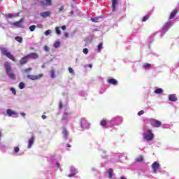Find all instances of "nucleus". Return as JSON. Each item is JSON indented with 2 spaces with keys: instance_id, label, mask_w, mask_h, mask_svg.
<instances>
[{
  "instance_id": "nucleus-1",
  "label": "nucleus",
  "mask_w": 179,
  "mask_h": 179,
  "mask_svg": "<svg viewBox=\"0 0 179 179\" xmlns=\"http://www.w3.org/2000/svg\"><path fill=\"white\" fill-rule=\"evenodd\" d=\"M4 66H5V69L8 76L10 79H13V80H15V79H16V76L15 75V73H13V71H12V67L10 66V64H9V62H6L4 64Z\"/></svg>"
},
{
  "instance_id": "nucleus-2",
  "label": "nucleus",
  "mask_w": 179,
  "mask_h": 179,
  "mask_svg": "<svg viewBox=\"0 0 179 179\" xmlns=\"http://www.w3.org/2000/svg\"><path fill=\"white\" fill-rule=\"evenodd\" d=\"M0 50L3 55H5L6 57H7V58H8V59L13 61V62H16V59L15 58L13 55H12V53H10L9 50H8V49H6V48H1Z\"/></svg>"
},
{
  "instance_id": "nucleus-3",
  "label": "nucleus",
  "mask_w": 179,
  "mask_h": 179,
  "mask_svg": "<svg viewBox=\"0 0 179 179\" xmlns=\"http://www.w3.org/2000/svg\"><path fill=\"white\" fill-rule=\"evenodd\" d=\"M144 138L145 139H146V141L153 140V138H155V135L152 132V130L150 129L147 130V135H145Z\"/></svg>"
},
{
  "instance_id": "nucleus-4",
  "label": "nucleus",
  "mask_w": 179,
  "mask_h": 179,
  "mask_svg": "<svg viewBox=\"0 0 179 179\" xmlns=\"http://www.w3.org/2000/svg\"><path fill=\"white\" fill-rule=\"evenodd\" d=\"M43 73H41L37 76L28 75L27 78H28V79H30L31 80H38V79H41V78H43Z\"/></svg>"
},
{
  "instance_id": "nucleus-5",
  "label": "nucleus",
  "mask_w": 179,
  "mask_h": 179,
  "mask_svg": "<svg viewBox=\"0 0 179 179\" xmlns=\"http://www.w3.org/2000/svg\"><path fill=\"white\" fill-rule=\"evenodd\" d=\"M29 57L27 55L23 56L20 59V65L21 66H23V65H26L27 62H29Z\"/></svg>"
},
{
  "instance_id": "nucleus-6",
  "label": "nucleus",
  "mask_w": 179,
  "mask_h": 179,
  "mask_svg": "<svg viewBox=\"0 0 179 179\" xmlns=\"http://www.w3.org/2000/svg\"><path fill=\"white\" fill-rule=\"evenodd\" d=\"M152 167L153 172L156 174V173H157V170L160 169V164H159V162H155L152 164Z\"/></svg>"
},
{
  "instance_id": "nucleus-7",
  "label": "nucleus",
  "mask_w": 179,
  "mask_h": 179,
  "mask_svg": "<svg viewBox=\"0 0 179 179\" xmlns=\"http://www.w3.org/2000/svg\"><path fill=\"white\" fill-rule=\"evenodd\" d=\"M151 125L155 128H160V127H162V122L154 119L152 120V123Z\"/></svg>"
},
{
  "instance_id": "nucleus-8",
  "label": "nucleus",
  "mask_w": 179,
  "mask_h": 179,
  "mask_svg": "<svg viewBox=\"0 0 179 179\" xmlns=\"http://www.w3.org/2000/svg\"><path fill=\"white\" fill-rule=\"evenodd\" d=\"M27 55L29 59H37L38 58V55L36 52H31Z\"/></svg>"
},
{
  "instance_id": "nucleus-9",
  "label": "nucleus",
  "mask_w": 179,
  "mask_h": 179,
  "mask_svg": "<svg viewBox=\"0 0 179 179\" xmlns=\"http://www.w3.org/2000/svg\"><path fill=\"white\" fill-rule=\"evenodd\" d=\"M36 139V137L34 136H32L31 138L29 140V145H28V149H31V146H33L34 143V141Z\"/></svg>"
},
{
  "instance_id": "nucleus-10",
  "label": "nucleus",
  "mask_w": 179,
  "mask_h": 179,
  "mask_svg": "<svg viewBox=\"0 0 179 179\" xmlns=\"http://www.w3.org/2000/svg\"><path fill=\"white\" fill-rule=\"evenodd\" d=\"M23 20H24V19L22 18L20 20L15 22L13 23V26H15L16 27H22V23H23Z\"/></svg>"
},
{
  "instance_id": "nucleus-11",
  "label": "nucleus",
  "mask_w": 179,
  "mask_h": 179,
  "mask_svg": "<svg viewBox=\"0 0 179 179\" xmlns=\"http://www.w3.org/2000/svg\"><path fill=\"white\" fill-rule=\"evenodd\" d=\"M108 83H109L110 85H118V81L114 78H111L108 80Z\"/></svg>"
},
{
  "instance_id": "nucleus-12",
  "label": "nucleus",
  "mask_w": 179,
  "mask_h": 179,
  "mask_svg": "<svg viewBox=\"0 0 179 179\" xmlns=\"http://www.w3.org/2000/svg\"><path fill=\"white\" fill-rule=\"evenodd\" d=\"M169 101H177V96L175 94H170L169 96Z\"/></svg>"
},
{
  "instance_id": "nucleus-13",
  "label": "nucleus",
  "mask_w": 179,
  "mask_h": 179,
  "mask_svg": "<svg viewBox=\"0 0 179 179\" xmlns=\"http://www.w3.org/2000/svg\"><path fill=\"white\" fill-rule=\"evenodd\" d=\"M7 114H8V117H14L13 115H16V112L10 110V109H8Z\"/></svg>"
},
{
  "instance_id": "nucleus-14",
  "label": "nucleus",
  "mask_w": 179,
  "mask_h": 179,
  "mask_svg": "<svg viewBox=\"0 0 179 179\" xmlns=\"http://www.w3.org/2000/svg\"><path fill=\"white\" fill-rule=\"evenodd\" d=\"M50 15H51V13L50 11H45L43 13H41V16L42 17H48V16H50Z\"/></svg>"
},
{
  "instance_id": "nucleus-15",
  "label": "nucleus",
  "mask_w": 179,
  "mask_h": 179,
  "mask_svg": "<svg viewBox=\"0 0 179 179\" xmlns=\"http://www.w3.org/2000/svg\"><path fill=\"white\" fill-rule=\"evenodd\" d=\"M177 13H178V11L177 10H173L169 16V19H174V17H176V15H177Z\"/></svg>"
},
{
  "instance_id": "nucleus-16",
  "label": "nucleus",
  "mask_w": 179,
  "mask_h": 179,
  "mask_svg": "<svg viewBox=\"0 0 179 179\" xmlns=\"http://www.w3.org/2000/svg\"><path fill=\"white\" fill-rule=\"evenodd\" d=\"M112 9L113 10H115L117 8V5L118 4V1L117 0H112Z\"/></svg>"
},
{
  "instance_id": "nucleus-17",
  "label": "nucleus",
  "mask_w": 179,
  "mask_h": 179,
  "mask_svg": "<svg viewBox=\"0 0 179 179\" xmlns=\"http://www.w3.org/2000/svg\"><path fill=\"white\" fill-rule=\"evenodd\" d=\"M143 160H145V158L142 155H140L138 157L136 158V162L138 163H141L143 162Z\"/></svg>"
},
{
  "instance_id": "nucleus-18",
  "label": "nucleus",
  "mask_w": 179,
  "mask_h": 179,
  "mask_svg": "<svg viewBox=\"0 0 179 179\" xmlns=\"http://www.w3.org/2000/svg\"><path fill=\"white\" fill-rule=\"evenodd\" d=\"M114 171L113 170V169H109L108 171V175H109V178H113L114 177Z\"/></svg>"
},
{
  "instance_id": "nucleus-19",
  "label": "nucleus",
  "mask_w": 179,
  "mask_h": 179,
  "mask_svg": "<svg viewBox=\"0 0 179 179\" xmlns=\"http://www.w3.org/2000/svg\"><path fill=\"white\" fill-rule=\"evenodd\" d=\"M155 93H156V94H162V93H163V90L162 88H158L155 90Z\"/></svg>"
},
{
  "instance_id": "nucleus-20",
  "label": "nucleus",
  "mask_w": 179,
  "mask_h": 179,
  "mask_svg": "<svg viewBox=\"0 0 179 179\" xmlns=\"http://www.w3.org/2000/svg\"><path fill=\"white\" fill-rule=\"evenodd\" d=\"M15 40H16V41H17V43H23V38H22L20 36H16L15 38Z\"/></svg>"
},
{
  "instance_id": "nucleus-21",
  "label": "nucleus",
  "mask_w": 179,
  "mask_h": 179,
  "mask_svg": "<svg viewBox=\"0 0 179 179\" xmlns=\"http://www.w3.org/2000/svg\"><path fill=\"white\" fill-rule=\"evenodd\" d=\"M101 50H103V43H100L98 45V52H101Z\"/></svg>"
},
{
  "instance_id": "nucleus-22",
  "label": "nucleus",
  "mask_w": 179,
  "mask_h": 179,
  "mask_svg": "<svg viewBox=\"0 0 179 179\" xmlns=\"http://www.w3.org/2000/svg\"><path fill=\"white\" fill-rule=\"evenodd\" d=\"M100 125L101 127H106V125H107V121L106 120H101L100 122Z\"/></svg>"
},
{
  "instance_id": "nucleus-23",
  "label": "nucleus",
  "mask_w": 179,
  "mask_h": 179,
  "mask_svg": "<svg viewBox=\"0 0 179 179\" xmlns=\"http://www.w3.org/2000/svg\"><path fill=\"white\" fill-rule=\"evenodd\" d=\"M50 77L52 79L55 78V71L54 70L50 71Z\"/></svg>"
},
{
  "instance_id": "nucleus-24",
  "label": "nucleus",
  "mask_w": 179,
  "mask_h": 179,
  "mask_svg": "<svg viewBox=\"0 0 179 179\" xmlns=\"http://www.w3.org/2000/svg\"><path fill=\"white\" fill-rule=\"evenodd\" d=\"M92 22H94V23H99V17H96L94 18H91Z\"/></svg>"
},
{
  "instance_id": "nucleus-25",
  "label": "nucleus",
  "mask_w": 179,
  "mask_h": 179,
  "mask_svg": "<svg viewBox=\"0 0 179 179\" xmlns=\"http://www.w3.org/2000/svg\"><path fill=\"white\" fill-rule=\"evenodd\" d=\"M30 31H34L36 30V25H31L29 27Z\"/></svg>"
},
{
  "instance_id": "nucleus-26",
  "label": "nucleus",
  "mask_w": 179,
  "mask_h": 179,
  "mask_svg": "<svg viewBox=\"0 0 179 179\" xmlns=\"http://www.w3.org/2000/svg\"><path fill=\"white\" fill-rule=\"evenodd\" d=\"M61 45V43L57 41V42H55V44H54V47L55 48H58V47H59V45Z\"/></svg>"
},
{
  "instance_id": "nucleus-27",
  "label": "nucleus",
  "mask_w": 179,
  "mask_h": 179,
  "mask_svg": "<svg viewBox=\"0 0 179 179\" xmlns=\"http://www.w3.org/2000/svg\"><path fill=\"white\" fill-rule=\"evenodd\" d=\"M69 72L72 75H75V71H73V69H72V67L69 68Z\"/></svg>"
},
{
  "instance_id": "nucleus-28",
  "label": "nucleus",
  "mask_w": 179,
  "mask_h": 179,
  "mask_svg": "<svg viewBox=\"0 0 179 179\" xmlns=\"http://www.w3.org/2000/svg\"><path fill=\"white\" fill-rule=\"evenodd\" d=\"M19 87L20 89H24V83H22V82L20 83Z\"/></svg>"
},
{
  "instance_id": "nucleus-29",
  "label": "nucleus",
  "mask_w": 179,
  "mask_h": 179,
  "mask_svg": "<svg viewBox=\"0 0 179 179\" xmlns=\"http://www.w3.org/2000/svg\"><path fill=\"white\" fill-rule=\"evenodd\" d=\"M63 135L64 138H66V136H68V131H66V129H65L63 130Z\"/></svg>"
},
{
  "instance_id": "nucleus-30",
  "label": "nucleus",
  "mask_w": 179,
  "mask_h": 179,
  "mask_svg": "<svg viewBox=\"0 0 179 179\" xmlns=\"http://www.w3.org/2000/svg\"><path fill=\"white\" fill-rule=\"evenodd\" d=\"M148 19H149V15H147L142 18V22H146Z\"/></svg>"
},
{
  "instance_id": "nucleus-31",
  "label": "nucleus",
  "mask_w": 179,
  "mask_h": 179,
  "mask_svg": "<svg viewBox=\"0 0 179 179\" xmlns=\"http://www.w3.org/2000/svg\"><path fill=\"white\" fill-rule=\"evenodd\" d=\"M83 52L84 54H85V55H87V54H89V50H88L87 48H84V49L83 50Z\"/></svg>"
},
{
  "instance_id": "nucleus-32",
  "label": "nucleus",
  "mask_w": 179,
  "mask_h": 179,
  "mask_svg": "<svg viewBox=\"0 0 179 179\" xmlns=\"http://www.w3.org/2000/svg\"><path fill=\"white\" fill-rule=\"evenodd\" d=\"M47 5L48 6H51L52 5V0H45Z\"/></svg>"
},
{
  "instance_id": "nucleus-33",
  "label": "nucleus",
  "mask_w": 179,
  "mask_h": 179,
  "mask_svg": "<svg viewBox=\"0 0 179 179\" xmlns=\"http://www.w3.org/2000/svg\"><path fill=\"white\" fill-rule=\"evenodd\" d=\"M55 30H56L57 34H59V35L61 34V30L59 29V27H56Z\"/></svg>"
},
{
  "instance_id": "nucleus-34",
  "label": "nucleus",
  "mask_w": 179,
  "mask_h": 179,
  "mask_svg": "<svg viewBox=\"0 0 179 179\" xmlns=\"http://www.w3.org/2000/svg\"><path fill=\"white\" fill-rule=\"evenodd\" d=\"M150 66H151L150 64L147 63L144 65V68L145 69H148V68H150Z\"/></svg>"
},
{
  "instance_id": "nucleus-35",
  "label": "nucleus",
  "mask_w": 179,
  "mask_h": 179,
  "mask_svg": "<svg viewBox=\"0 0 179 179\" xmlns=\"http://www.w3.org/2000/svg\"><path fill=\"white\" fill-rule=\"evenodd\" d=\"M43 50H44V51H46V52H48V51H50V48L47 45H45L43 47Z\"/></svg>"
},
{
  "instance_id": "nucleus-36",
  "label": "nucleus",
  "mask_w": 179,
  "mask_h": 179,
  "mask_svg": "<svg viewBox=\"0 0 179 179\" xmlns=\"http://www.w3.org/2000/svg\"><path fill=\"white\" fill-rule=\"evenodd\" d=\"M19 150H20V148H19V147H15L14 148L15 153H18Z\"/></svg>"
},
{
  "instance_id": "nucleus-37",
  "label": "nucleus",
  "mask_w": 179,
  "mask_h": 179,
  "mask_svg": "<svg viewBox=\"0 0 179 179\" xmlns=\"http://www.w3.org/2000/svg\"><path fill=\"white\" fill-rule=\"evenodd\" d=\"M31 71H33V69L31 68H28L27 69L24 70V72H26L27 73L29 72H31Z\"/></svg>"
},
{
  "instance_id": "nucleus-38",
  "label": "nucleus",
  "mask_w": 179,
  "mask_h": 179,
  "mask_svg": "<svg viewBox=\"0 0 179 179\" xmlns=\"http://www.w3.org/2000/svg\"><path fill=\"white\" fill-rule=\"evenodd\" d=\"M45 34L46 36H49V34H51V30H47L45 32Z\"/></svg>"
},
{
  "instance_id": "nucleus-39",
  "label": "nucleus",
  "mask_w": 179,
  "mask_h": 179,
  "mask_svg": "<svg viewBox=\"0 0 179 179\" xmlns=\"http://www.w3.org/2000/svg\"><path fill=\"white\" fill-rule=\"evenodd\" d=\"M10 90L12 91L13 94H16V90H15V88L11 87Z\"/></svg>"
},
{
  "instance_id": "nucleus-40",
  "label": "nucleus",
  "mask_w": 179,
  "mask_h": 179,
  "mask_svg": "<svg viewBox=\"0 0 179 179\" xmlns=\"http://www.w3.org/2000/svg\"><path fill=\"white\" fill-rule=\"evenodd\" d=\"M143 114H145V111H143V110H140L138 113V115H143Z\"/></svg>"
},
{
  "instance_id": "nucleus-41",
  "label": "nucleus",
  "mask_w": 179,
  "mask_h": 179,
  "mask_svg": "<svg viewBox=\"0 0 179 179\" xmlns=\"http://www.w3.org/2000/svg\"><path fill=\"white\" fill-rule=\"evenodd\" d=\"M7 17H8L9 19H12V17H13V15H12V14H8V15H7Z\"/></svg>"
},
{
  "instance_id": "nucleus-42",
  "label": "nucleus",
  "mask_w": 179,
  "mask_h": 179,
  "mask_svg": "<svg viewBox=\"0 0 179 179\" xmlns=\"http://www.w3.org/2000/svg\"><path fill=\"white\" fill-rule=\"evenodd\" d=\"M64 107V103L62 102H59V108H62Z\"/></svg>"
},
{
  "instance_id": "nucleus-43",
  "label": "nucleus",
  "mask_w": 179,
  "mask_h": 179,
  "mask_svg": "<svg viewBox=\"0 0 179 179\" xmlns=\"http://www.w3.org/2000/svg\"><path fill=\"white\" fill-rule=\"evenodd\" d=\"M64 116L65 117H63L62 120H66V117H68V113H65Z\"/></svg>"
},
{
  "instance_id": "nucleus-44",
  "label": "nucleus",
  "mask_w": 179,
  "mask_h": 179,
  "mask_svg": "<svg viewBox=\"0 0 179 179\" xmlns=\"http://www.w3.org/2000/svg\"><path fill=\"white\" fill-rule=\"evenodd\" d=\"M62 10H64V6H62L59 8V11H60V12H62Z\"/></svg>"
},
{
  "instance_id": "nucleus-45",
  "label": "nucleus",
  "mask_w": 179,
  "mask_h": 179,
  "mask_svg": "<svg viewBox=\"0 0 179 179\" xmlns=\"http://www.w3.org/2000/svg\"><path fill=\"white\" fill-rule=\"evenodd\" d=\"M62 30H66V27L65 25H63V26L62 27Z\"/></svg>"
},
{
  "instance_id": "nucleus-46",
  "label": "nucleus",
  "mask_w": 179,
  "mask_h": 179,
  "mask_svg": "<svg viewBox=\"0 0 179 179\" xmlns=\"http://www.w3.org/2000/svg\"><path fill=\"white\" fill-rule=\"evenodd\" d=\"M56 166H57V169H59V166H61V165L59 162H56Z\"/></svg>"
},
{
  "instance_id": "nucleus-47",
  "label": "nucleus",
  "mask_w": 179,
  "mask_h": 179,
  "mask_svg": "<svg viewBox=\"0 0 179 179\" xmlns=\"http://www.w3.org/2000/svg\"><path fill=\"white\" fill-rule=\"evenodd\" d=\"M42 118H43V120H45V118H47V116H45V115H43Z\"/></svg>"
},
{
  "instance_id": "nucleus-48",
  "label": "nucleus",
  "mask_w": 179,
  "mask_h": 179,
  "mask_svg": "<svg viewBox=\"0 0 179 179\" xmlns=\"http://www.w3.org/2000/svg\"><path fill=\"white\" fill-rule=\"evenodd\" d=\"M73 176H75V174H70V175H69V177L70 178H72V177H73Z\"/></svg>"
},
{
  "instance_id": "nucleus-49",
  "label": "nucleus",
  "mask_w": 179,
  "mask_h": 179,
  "mask_svg": "<svg viewBox=\"0 0 179 179\" xmlns=\"http://www.w3.org/2000/svg\"><path fill=\"white\" fill-rule=\"evenodd\" d=\"M64 36L65 37H69V35L68 34V33H65Z\"/></svg>"
},
{
  "instance_id": "nucleus-50",
  "label": "nucleus",
  "mask_w": 179,
  "mask_h": 179,
  "mask_svg": "<svg viewBox=\"0 0 179 179\" xmlns=\"http://www.w3.org/2000/svg\"><path fill=\"white\" fill-rule=\"evenodd\" d=\"M21 115H22V117H24V115H26L25 113H21Z\"/></svg>"
},
{
  "instance_id": "nucleus-51",
  "label": "nucleus",
  "mask_w": 179,
  "mask_h": 179,
  "mask_svg": "<svg viewBox=\"0 0 179 179\" xmlns=\"http://www.w3.org/2000/svg\"><path fill=\"white\" fill-rule=\"evenodd\" d=\"M71 145L70 144H67V148H71Z\"/></svg>"
},
{
  "instance_id": "nucleus-52",
  "label": "nucleus",
  "mask_w": 179,
  "mask_h": 179,
  "mask_svg": "<svg viewBox=\"0 0 179 179\" xmlns=\"http://www.w3.org/2000/svg\"><path fill=\"white\" fill-rule=\"evenodd\" d=\"M120 179H127L125 177L122 176L120 178Z\"/></svg>"
},
{
  "instance_id": "nucleus-53",
  "label": "nucleus",
  "mask_w": 179,
  "mask_h": 179,
  "mask_svg": "<svg viewBox=\"0 0 179 179\" xmlns=\"http://www.w3.org/2000/svg\"><path fill=\"white\" fill-rule=\"evenodd\" d=\"M90 68H92L93 66L92 64H89Z\"/></svg>"
},
{
  "instance_id": "nucleus-54",
  "label": "nucleus",
  "mask_w": 179,
  "mask_h": 179,
  "mask_svg": "<svg viewBox=\"0 0 179 179\" xmlns=\"http://www.w3.org/2000/svg\"><path fill=\"white\" fill-rule=\"evenodd\" d=\"M1 136H2V133H1V131H0V138H1Z\"/></svg>"
},
{
  "instance_id": "nucleus-55",
  "label": "nucleus",
  "mask_w": 179,
  "mask_h": 179,
  "mask_svg": "<svg viewBox=\"0 0 179 179\" xmlns=\"http://www.w3.org/2000/svg\"><path fill=\"white\" fill-rule=\"evenodd\" d=\"M71 13L73 14V11H72Z\"/></svg>"
},
{
  "instance_id": "nucleus-56",
  "label": "nucleus",
  "mask_w": 179,
  "mask_h": 179,
  "mask_svg": "<svg viewBox=\"0 0 179 179\" xmlns=\"http://www.w3.org/2000/svg\"><path fill=\"white\" fill-rule=\"evenodd\" d=\"M81 125H82V122H81Z\"/></svg>"
}]
</instances>
